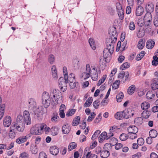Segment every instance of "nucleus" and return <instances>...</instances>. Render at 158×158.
Listing matches in <instances>:
<instances>
[{
    "label": "nucleus",
    "mask_w": 158,
    "mask_h": 158,
    "mask_svg": "<svg viewBox=\"0 0 158 158\" xmlns=\"http://www.w3.org/2000/svg\"><path fill=\"white\" fill-rule=\"evenodd\" d=\"M145 54V52L144 51H141L139 54H138L136 57L135 59L137 61L140 60L144 56Z\"/></svg>",
    "instance_id": "nucleus-36"
},
{
    "label": "nucleus",
    "mask_w": 158,
    "mask_h": 158,
    "mask_svg": "<svg viewBox=\"0 0 158 158\" xmlns=\"http://www.w3.org/2000/svg\"><path fill=\"white\" fill-rule=\"evenodd\" d=\"M138 130V128L135 126H130L127 128V131L129 133H137Z\"/></svg>",
    "instance_id": "nucleus-20"
},
{
    "label": "nucleus",
    "mask_w": 158,
    "mask_h": 158,
    "mask_svg": "<svg viewBox=\"0 0 158 158\" xmlns=\"http://www.w3.org/2000/svg\"><path fill=\"white\" fill-rule=\"evenodd\" d=\"M28 102L29 109L30 111H35V109H36V103L35 99L32 98H30L28 99Z\"/></svg>",
    "instance_id": "nucleus-8"
},
{
    "label": "nucleus",
    "mask_w": 158,
    "mask_h": 158,
    "mask_svg": "<svg viewBox=\"0 0 158 158\" xmlns=\"http://www.w3.org/2000/svg\"><path fill=\"white\" fill-rule=\"evenodd\" d=\"M68 81L69 82H74L76 81L75 79V76L73 74L71 73H70L68 77Z\"/></svg>",
    "instance_id": "nucleus-51"
},
{
    "label": "nucleus",
    "mask_w": 158,
    "mask_h": 158,
    "mask_svg": "<svg viewBox=\"0 0 158 158\" xmlns=\"http://www.w3.org/2000/svg\"><path fill=\"white\" fill-rule=\"evenodd\" d=\"M77 146V144L75 142H72L70 143L69 145L68 148V150L69 151H70L72 149L75 148Z\"/></svg>",
    "instance_id": "nucleus-42"
},
{
    "label": "nucleus",
    "mask_w": 158,
    "mask_h": 158,
    "mask_svg": "<svg viewBox=\"0 0 158 158\" xmlns=\"http://www.w3.org/2000/svg\"><path fill=\"white\" fill-rule=\"evenodd\" d=\"M51 71L53 78L54 79L56 80L58 78V74L56 66L52 65V66Z\"/></svg>",
    "instance_id": "nucleus-17"
},
{
    "label": "nucleus",
    "mask_w": 158,
    "mask_h": 158,
    "mask_svg": "<svg viewBox=\"0 0 158 158\" xmlns=\"http://www.w3.org/2000/svg\"><path fill=\"white\" fill-rule=\"evenodd\" d=\"M29 155L26 152H23L21 153L19 156V158H28Z\"/></svg>",
    "instance_id": "nucleus-60"
},
{
    "label": "nucleus",
    "mask_w": 158,
    "mask_h": 158,
    "mask_svg": "<svg viewBox=\"0 0 158 158\" xmlns=\"http://www.w3.org/2000/svg\"><path fill=\"white\" fill-rule=\"evenodd\" d=\"M125 73L123 71L121 73H119L118 76V78L120 79H123L125 76Z\"/></svg>",
    "instance_id": "nucleus-63"
},
{
    "label": "nucleus",
    "mask_w": 158,
    "mask_h": 158,
    "mask_svg": "<svg viewBox=\"0 0 158 158\" xmlns=\"http://www.w3.org/2000/svg\"><path fill=\"white\" fill-rule=\"evenodd\" d=\"M151 87L153 90H155L158 89V84L155 79L151 84Z\"/></svg>",
    "instance_id": "nucleus-48"
},
{
    "label": "nucleus",
    "mask_w": 158,
    "mask_h": 158,
    "mask_svg": "<svg viewBox=\"0 0 158 158\" xmlns=\"http://www.w3.org/2000/svg\"><path fill=\"white\" fill-rule=\"evenodd\" d=\"M152 65L156 66L158 64V57L156 56L153 57V60L152 61Z\"/></svg>",
    "instance_id": "nucleus-50"
},
{
    "label": "nucleus",
    "mask_w": 158,
    "mask_h": 158,
    "mask_svg": "<svg viewBox=\"0 0 158 158\" xmlns=\"http://www.w3.org/2000/svg\"><path fill=\"white\" fill-rule=\"evenodd\" d=\"M108 136V133L107 134V133L106 132H103L99 136V142L100 143H102L105 139H109L111 137Z\"/></svg>",
    "instance_id": "nucleus-14"
},
{
    "label": "nucleus",
    "mask_w": 158,
    "mask_h": 158,
    "mask_svg": "<svg viewBox=\"0 0 158 158\" xmlns=\"http://www.w3.org/2000/svg\"><path fill=\"white\" fill-rule=\"evenodd\" d=\"M145 45V42L143 39L140 40L138 44V47L139 49H142Z\"/></svg>",
    "instance_id": "nucleus-40"
},
{
    "label": "nucleus",
    "mask_w": 158,
    "mask_h": 158,
    "mask_svg": "<svg viewBox=\"0 0 158 158\" xmlns=\"http://www.w3.org/2000/svg\"><path fill=\"white\" fill-rule=\"evenodd\" d=\"M30 132L31 134L35 135H40L42 132L40 126V127H32Z\"/></svg>",
    "instance_id": "nucleus-9"
},
{
    "label": "nucleus",
    "mask_w": 158,
    "mask_h": 158,
    "mask_svg": "<svg viewBox=\"0 0 158 158\" xmlns=\"http://www.w3.org/2000/svg\"><path fill=\"white\" fill-rule=\"evenodd\" d=\"M146 96L148 99H151L155 97V95L152 91H149L147 93Z\"/></svg>",
    "instance_id": "nucleus-39"
},
{
    "label": "nucleus",
    "mask_w": 158,
    "mask_h": 158,
    "mask_svg": "<svg viewBox=\"0 0 158 158\" xmlns=\"http://www.w3.org/2000/svg\"><path fill=\"white\" fill-rule=\"evenodd\" d=\"M10 129L9 135L10 138L13 139L15 137L17 131L15 130V128L13 127L11 125L10 127Z\"/></svg>",
    "instance_id": "nucleus-16"
},
{
    "label": "nucleus",
    "mask_w": 158,
    "mask_h": 158,
    "mask_svg": "<svg viewBox=\"0 0 158 158\" xmlns=\"http://www.w3.org/2000/svg\"><path fill=\"white\" fill-rule=\"evenodd\" d=\"M58 128L56 127H53L51 129L50 131L51 132L52 135L53 136H56L58 134Z\"/></svg>",
    "instance_id": "nucleus-28"
},
{
    "label": "nucleus",
    "mask_w": 158,
    "mask_h": 158,
    "mask_svg": "<svg viewBox=\"0 0 158 158\" xmlns=\"http://www.w3.org/2000/svg\"><path fill=\"white\" fill-rule=\"evenodd\" d=\"M135 28L134 23L131 21L129 25V29L131 31H133L135 29Z\"/></svg>",
    "instance_id": "nucleus-53"
},
{
    "label": "nucleus",
    "mask_w": 158,
    "mask_h": 158,
    "mask_svg": "<svg viewBox=\"0 0 158 158\" xmlns=\"http://www.w3.org/2000/svg\"><path fill=\"white\" fill-rule=\"evenodd\" d=\"M40 129L42 130V132H43V129H44L45 133H48L51 131V128L48 127L47 125L44 123H43L40 125Z\"/></svg>",
    "instance_id": "nucleus-23"
},
{
    "label": "nucleus",
    "mask_w": 158,
    "mask_h": 158,
    "mask_svg": "<svg viewBox=\"0 0 158 158\" xmlns=\"http://www.w3.org/2000/svg\"><path fill=\"white\" fill-rule=\"evenodd\" d=\"M5 105L2 103V98L0 97V120L2 118L5 112Z\"/></svg>",
    "instance_id": "nucleus-12"
},
{
    "label": "nucleus",
    "mask_w": 158,
    "mask_h": 158,
    "mask_svg": "<svg viewBox=\"0 0 158 158\" xmlns=\"http://www.w3.org/2000/svg\"><path fill=\"white\" fill-rule=\"evenodd\" d=\"M99 101L97 100L93 102V106L95 109H97L98 108L99 104Z\"/></svg>",
    "instance_id": "nucleus-61"
},
{
    "label": "nucleus",
    "mask_w": 158,
    "mask_h": 158,
    "mask_svg": "<svg viewBox=\"0 0 158 158\" xmlns=\"http://www.w3.org/2000/svg\"><path fill=\"white\" fill-rule=\"evenodd\" d=\"M141 107L143 110H147L150 107V104L147 102H144L141 104Z\"/></svg>",
    "instance_id": "nucleus-25"
},
{
    "label": "nucleus",
    "mask_w": 158,
    "mask_h": 158,
    "mask_svg": "<svg viewBox=\"0 0 158 158\" xmlns=\"http://www.w3.org/2000/svg\"><path fill=\"white\" fill-rule=\"evenodd\" d=\"M152 20V15L151 13H147L145 14L143 19L145 23H150Z\"/></svg>",
    "instance_id": "nucleus-18"
},
{
    "label": "nucleus",
    "mask_w": 158,
    "mask_h": 158,
    "mask_svg": "<svg viewBox=\"0 0 158 158\" xmlns=\"http://www.w3.org/2000/svg\"><path fill=\"white\" fill-rule=\"evenodd\" d=\"M48 61L49 63L52 64L54 63L55 61V57L54 55L52 54L49 55L48 57Z\"/></svg>",
    "instance_id": "nucleus-35"
},
{
    "label": "nucleus",
    "mask_w": 158,
    "mask_h": 158,
    "mask_svg": "<svg viewBox=\"0 0 158 158\" xmlns=\"http://www.w3.org/2000/svg\"><path fill=\"white\" fill-rule=\"evenodd\" d=\"M118 129V127L114 125L111 127L109 129V132L108 133L109 134L108 136L111 137L113 136L114 135V132L116 131Z\"/></svg>",
    "instance_id": "nucleus-22"
},
{
    "label": "nucleus",
    "mask_w": 158,
    "mask_h": 158,
    "mask_svg": "<svg viewBox=\"0 0 158 158\" xmlns=\"http://www.w3.org/2000/svg\"><path fill=\"white\" fill-rule=\"evenodd\" d=\"M93 101V98L92 97L89 98L86 100L84 104V107H88L90 106Z\"/></svg>",
    "instance_id": "nucleus-43"
},
{
    "label": "nucleus",
    "mask_w": 158,
    "mask_h": 158,
    "mask_svg": "<svg viewBox=\"0 0 158 158\" xmlns=\"http://www.w3.org/2000/svg\"><path fill=\"white\" fill-rule=\"evenodd\" d=\"M137 133H129L128 135V136L129 137L130 139H133L136 138L137 137V135L136 134Z\"/></svg>",
    "instance_id": "nucleus-54"
},
{
    "label": "nucleus",
    "mask_w": 158,
    "mask_h": 158,
    "mask_svg": "<svg viewBox=\"0 0 158 158\" xmlns=\"http://www.w3.org/2000/svg\"><path fill=\"white\" fill-rule=\"evenodd\" d=\"M39 158H47V156L45 153L42 152L40 153Z\"/></svg>",
    "instance_id": "nucleus-64"
},
{
    "label": "nucleus",
    "mask_w": 158,
    "mask_h": 158,
    "mask_svg": "<svg viewBox=\"0 0 158 158\" xmlns=\"http://www.w3.org/2000/svg\"><path fill=\"white\" fill-rule=\"evenodd\" d=\"M111 147V145L110 143H106L103 149L101 152L100 156L102 158H106L110 155L109 150Z\"/></svg>",
    "instance_id": "nucleus-5"
},
{
    "label": "nucleus",
    "mask_w": 158,
    "mask_h": 158,
    "mask_svg": "<svg viewBox=\"0 0 158 158\" xmlns=\"http://www.w3.org/2000/svg\"><path fill=\"white\" fill-rule=\"evenodd\" d=\"M89 42L91 48L93 50L96 48V46L94 40L92 38H90L89 40Z\"/></svg>",
    "instance_id": "nucleus-38"
},
{
    "label": "nucleus",
    "mask_w": 158,
    "mask_h": 158,
    "mask_svg": "<svg viewBox=\"0 0 158 158\" xmlns=\"http://www.w3.org/2000/svg\"><path fill=\"white\" fill-rule=\"evenodd\" d=\"M96 115V114L94 112L91 113V115L89 116L88 118L87 121L88 122L91 121L94 118Z\"/></svg>",
    "instance_id": "nucleus-58"
},
{
    "label": "nucleus",
    "mask_w": 158,
    "mask_h": 158,
    "mask_svg": "<svg viewBox=\"0 0 158 158\" xmlns=\"http://www.w3.org/2000/svg\"><path fill=\"white\" fill-rule=\"evenodd\" d=\"M149 135L151 137L155 138L157 135V132L156 130L152 129L149 131Z\"/></svg>",
    "instance_id": "nucleus-37"
},
{
    "label": "nucleus",
    "mask_w": 158,
    "mask_h": 158,
    "mask_svg": "<svg viewBox=\"0 0 158 158\" xmlns=\"http://www.w3.org/2000/svg\"><path fill=\"white\" fill-rule=\"evenodd\" d=\"M150 23H145L143 29L146 31H148L150 32L151 31V27L150 26Z\"/></svg>",
    "instance_id": "nucleus-52"
},
{
    "label": "nucleus",
    "mask_w": 158,
    "mask_h": 158,
    "mask_svg": "<svg viewBox=\"0 0 158 158\" xmlns=\"http://www.w3.org/2000/svg\"><path fill=\"white\" fill-rule=\"evenodd\" d=\"M135 90V85H132L128 87L127 89V93L129 95L132 94Z\"/></svg>",
    "instance_id": "nucleus-29"
},
{
    "label": "nucleus",
    "mask_w": 158,
    "mask_h": 158,
    "mask_svg": "<svg viewBox=\"0 0 158 158\" xmlns=\"http://www.w3.org/2000/svg\"><path fill=\"white\" fill-rule=\"evenodd\" d=\"M137 144L138 145H143L144 143V139L142 138H139L137 140Z\"/></svg>",
    "instance_id": "nucleus-57"
},
{
    "label": "nucleus",
    "mask_w": 158,
    "mask_h": 158,
    "mask_svg": "<svg viewBox=\"0 0 158 158\" xmlns=\"http://www.w3.org/2000/svg\"><path fill=\"white\" fill-rule=\"evenodd\" d=\"M12 119L10 116L5 117L3 119V124L5 127H9L11 124Z\"/></svg>",
    "instance_id": "nucleus-10"
},
{
    "label": "nucleus",
    "mask_w": 158,
    "mask_h": 158,
    "mask_svg": "<svg viewBox=\"0 0 158 158\" xmlns=\"http://www.w3.org/2000/svg\"><path fill=\"white\" fill-rule=\"evenodd\" d=\"M30 134H28L26 136H20L16 139V142L17 143L20 144L25 142L28 137H30Z\"/></svg>",
    "instance_id": "nucleus-11"
},
{
    "label": "nucleus",
    "mask_w": 158,
    "mask_h": 158,
    "mask_svg": "<svg viewBox=\"0 0 158 158\" xmlns=\"http://www.w3.org/2000/svg\"><path fill=\"white\" fill-rule=\"evenodd\" d=\"M88 148H85L84 151V155H85L86 158H97V156L92 153L91 152H87Z\"/></svg>",
    "instance_id": "nucleus-13"
},
{
    "label": "nucleus",
    "mask_w": 158,
    "mask_h": 158,
    "mask_svg": "<svg viewBox=\"0 0 158 158\" xmlns=\"http://www.w3.org/2000/svg\"><path fill=\"white\" fill-rule=\"evenodd\" d=\"M101 119L102 117L101 116V114H100L98 115L97 117L94 120V122L95 123H98L101 120Z\"/></svg>",
    "instance_id": "nucleus-59"
},
{
    "label": "nucleus",
    "mask_w": 158,
    "mask_h": 158,
    "mask_svg": "<svg viewBox=\"0 0 158 158\" xmlns=\"http://www.w3.org/2000/svg\"><path fill=\"white\" fill-rule=\"evenodd\" d=\"M106 75H103L101 79L98 81L97 84V85L99 86L104 82L106 78Z\"/></svg>",
    "instance_id": "nucleus-47"
},
{
    "label": "nucleus",
    "mask_w": 158,
    "mask_h": 158,
    "mask_svg": "<svg viewBox=\"0 0 158 158\" xmlns=\"http://www.w3.org/2000/svg\"><path fill=\"white\" fill-rule=\"evenodd\" d=\"M123 94L122 92H120L116 96V98L117 100V101L118 102H121L123 98Z\"/></svg>",
    "instance_id": "nucleus-41"
},
{
    "label": "nucleus",
    "mask_w": 158,
    "mask_h": 158,
    "mask_svg": "<svg viewBox=\"0 0 158 158\" xmlns=\"http://www.w3.org/2000/svg\"><path fill=\"white\" fill-rule=\"evenodd\" d=\"M62 130L63 134H67L69 133L70 128L68 124H66L63 126Z\"/></svg>",
    "instance_id": "nucleus-24"
},
{
    "label": "nucleus",
    "mask_w": 158,
    "mask_h": 158,
    "mask_svg": "<svg viewBox=\"0 0 158 158\" xmlns=\"http://www.w3.org/2000/svg\"><path fill=\"white\" fill-rule=\"evenodd\" d=\"M128 135L125 133H122L119 137L121 140L124 141L126 140L128 138Z\"/></svg>",
    "instance_id": "nucleus-49"
},
{
    "label": "nucleus",
    "mask_w": 158,
    "mask_h": 158,
    "mask_svg": "<svg viewBox=\"0 0 158 158\" xmlns=\"http://www.w3.org/2000/svg\"><path fill=\"white\" fill-rule=\"evenodd\" d=\"M151 112L148 110H144L141 114L142 117L145 118H148L151 115Z\"/></svg>",
    "instance_id": "nucleus-34"
},
{
    "label": "nucleus",
    "mask_w": 158,
    "mask_h": 158,
    "mask_svg": "<svg viewBox=\"0 0 158 158\" xmlns=\"http://www.w3.org/2000/svg\"><path fill=\"white\" fill-rule=\"evenodd\" d=\"M65 110V106L64 104H61L60 108L59 115L60 117L64 118L65 116V114L64 111Z\"/></svg>",
    "instance_id": "nucleus-21"
},
{
    "label": "nucleus",
    "mask_w": 158,
    "mask_h": 158,
    "mask_svg": "<svg viewBox=\"0 0 158 158\" xmlns=\"http://www.w3.org/2000/svg\"><path fill=\"white\" fill-rule=\"evenodd\" d=\"M115 118L117 119L121 120L123 118V111L118 112L114 115Z\"/></svg>",
    "instance_id": "nucleus-32"
},
{
    "label": "nucleus",
    "mask_w": 158,
    "mask_h": 158,
    "mask_svg": "<svg viewBox=\"0 0 158 158\" xmlns=\"http://www.w3.org/2000/svg\"><path fill=\"white\" fill-rule=\"evenodd\" d=\"M90 76L93 80H95L98 77L97 71L94 68L91 69L90 64H87L86 65L85 71L82 74V77L85 79L89 77Z\"/></svg>",
    "instance_id": "nucleus-3"
},
{
    "label": "nucleus",
    "mask_w": 158,
    "mask_h": 158,
    "mask_svg": "<svg viewBox=\"0 0 158 158\" xmlns=\"http://www.w3.org/2000/svg\"><path fill=\"white\" fill-rule=\"evenodd\" d=\"M63 98L61 92L57 89H52L49 94L47 92L43 93L42 102L44 106L48 108L51 104L56 105L62 102Z\"/></svg>",
    "instance_id": "nucleus-1"
},
{
    "label": "nucleus",
    "mask_w": 158,
    "mask_h": 158,
    "mask_svg": "<svg viewBox=\"0 0 158 158\" xmlns=\"http://www.w3.org/2000/svg\"><path fill=\"white\" fill-rule=\"evenodd\" d=\"M80 120V116H76L74 118L72 123V125L74 126L77 125L79 123Z\"/></svg>",
    "instance_id": "nucleus-33"
},
{
    "label": "nucleus",
    "mask_w": 158,
    "mask_h": 158,
    "mask_svg": "<svg viewBox=\"0 0 158 158\" xmlns=\"http://www.w3.org/2000/svg\"><path fill=\"white\" fill-rule=\"evenodd\" d=\"M77 82H76V81L74 82H69V84L70 87L71 89H74L77 86Z\"/></svg>",
    "instance_id": "nucleus-56"
},
{
    "label": "nucleus",
    "mask_w": 158,
    "mask_h": 158,
    "mask_svg": "<svg viewBox=\"0 0 158 158\" xmlns=\"http://www.w3.org/2000/svg\"><path fill=\"white\" fill-rule=\"evenodd\" d=\"M120 82V81L119 80L115 81L113 84L112 89H118L119 87Z\"/></svg>",
    "instance_id": "nucleus-45"
},
{
    "label": "nucleus",
    "mask_w": 158,
    "mask_h": 158,
    "mask_svg": "<svg viewBox=\"0 0 158 158\" xmlns=\"http://www.w3.org/2000/svg\"><path fill=\"white\" fill-rule=\"evenodd\" d=\"M123 118L127 119L132 117L134 114L135 112L130 109H126L123 111Z\"/></svg>",
    "instance_id": "nucleus-7"
},
{
    "label": "nucleus",
    "mask_w": 158,
    "mask_h": 158,
    "mask_svg": "<svg viewBox=\"0 0 158 158\" xmlns=\"http://www.w3.org/2000/svg\"><path fill=\"white\" fill-rule=\"evenodd\" d=\"M68 82V76H65L63 78L60 77L58 80L59 86L60 89L62 91L64 92L67 89L66 84Z\"/></svg>",
    "instance_id": "nucleus-4"
},
{
    "label": "nucleus",
    "mask_w": 158,
    "mask_h": 158,
    "mask_svg": "<svg viewBox=\"0 0 158 158\" xmlns=\"http://www.w3.org/2000/svg\"><path fill=\"white\" fill-rule=\"evenodd\" d=\"M50 153L53 155H57L59 153V148L56 146H51L50 148Z\"/></svg>",
    "instance_id": "nucleus-19"
},
{
    "label": "nucleus",
    "mask_w": 158,
    "mask_h": 158,
    "mask_svg": "<svg viewBox=\"0 0 158 158\" xmlns=\"http://www.w3.org/2000/svg\"><path fill=\"white\" fill-rule=\"evenodd\" d=\"M23 116L18 115L14 124L11 125L18 132L22 133L25 129V124L29 125L31 124V118L28 111L25 110L23 113Z\"/></svg>",
    "instance_id": "nucleus-2"
},
{
    "label": "nucleus",
    "mask_w": 158,
    "mask_h": 158,
    "mask_svg": "<svg viewBox=\"0 0 158 158\" xmlns=\"http://www.w3.org/2000/svg\"><path fill=\"white\" fill-rule=\"evenodd\" d=\"M155 43L152 40H148L146 43L147 48L149 49H151L154 46Z\"/></svg>",
    "instance_id": "nucleus-27"
},
{
    "label": "nucleus",
    "mask_w": 158,
    "mask_h": 158,
    "mask_svg": "<svg viewBox=\"0 0 158 158\" xmlns=\"http://www.w3.org/2000/svg\"><path fill=\"white\" fill-rule=\"evenodd\" d=\"M116 41L117 38L113 34H112L110 38L107 39L106 40L107 48L114 51V46Z\"/></svg>",
    "instance_id": "nucleus-6"
},
{
    "label": "nucleus",
    "mask_w": 158,
    "mask_h": 158,
    "mask_svg": "<svg viewBox=\"0 0 158 158\" xmlns=\"http://www.w3.org/2000/svg\"><path fill=\"white\" fill-rule=\"evenodd\" d=\"M75 112L76 110L75 109H70L67 112L66 115L68 117L71 116L75 113Z\"/></svg>",
    "instance_id": "nucleus-46"
},
{
    "label": "nucleus",
    "mask_w": 158,
    "mask_h": 158,
    "mask_svg": "<svg viewBox=\"0 0 158 158\" xmlns=\"http://www.w3.org/2000/svg\"><path fill=\"white\" fill-rule=\"evenodd\" d=\"M129 73L128 72H126V73H125V79H123V80H122V82H123V83L125 82L128 79V77L129 76Z\"/></svg>",
    "instance_id": "nucleus-62"
},
{
    "label": "nucleus",
    "mask_w": 158,
    "mask_h": 158,
    "mask_svg": "<svg viewBox=\"0 0 158 158\" xmlns=\"http://www.w3.org/2000/svg\"><path fill=\"white\" fill-rule=\"evenodd\" d=\"M143 8L142 6H138L136 9V15L137 16L141 15L143 14Z\"/></svg>",
    "instance_id": "nucleus-26"
},
{
    "label": "nucleus",
    "mask_w": 158,
    "mask_h": 158,
    "mask_svg": "<svg viewBox=\"0 0 158 158\" xmlns=\"http://www.w3.org/2000/svg\"><path fill=\"white\" fill-rule=\"evenodd\" d=\"M130 66L129 64L127 62L123 63L121 66L120 68L122 70L125 69H126L129 68Z\"/></svg>",
    "instance_id": "nucleus-55"
},
{
    "label": "nucleus",
    "mask_w": 158,
    "mask_h": 158,
    "mask_svg": "<svg viewBox=\"0 0 158 158\" xmlns=\"http://www.w3.org/2000/svg\"><path fill=\"white\" fill-rule=\"evenodd\" d=\"M113 52V51L109 48H105L103 52V55L104 58L106 59L111 56Z\"/></svg>",
    "instance_id": "nucleus-15"
},
{
    "label": "nucleus",
    "mask_w": 158,
    "mask_h": 158,
    "mask_svg": "<svg viewBox=\"0 0 158 158\" xmlns=\"http://www.w3.org/2000/svg\"><path fill=\"white\" fill-rule=\"evenodd\" d=\"M42 109V107H40L37 108L36 107V109H35V111L31 110L32 111H33L34 113L35 114V117H37L38 118L40 117V113H41V111Z\"/></svg>",
    "instance_id": "nucleus-31"
},
{
    "label": "nucleus",
    "mask_w": 158,
    "mask_h": 158,
    "mask_svg": "<svg viewBox=\"0 0 158 158\" xmlns=\"http://www.w3.org/2000/svg\"><path fill=\"white\" fill-rule=\"evenodd\" d=\"M135 124L138 126L142 124L143 122V119L141 117H137L135 118L134 120Z\"/></svg>",
    "instance_id": "nucleus-30"
},
{
    "label": "nucleus",
    "mask_w": 158,
    "mask_h": 158,
    "mask_svg": "<svg viewBox=\"0 0 158 158\" xmlns=\"http://www.w3.org/2000/svg\"><path fill=\"white\" fill-rule=\"evenodd\" d=\"M146 8L149 12V13H151L154 10V6L151 3L150 4H148L146 6Z\"/></svg>",
    "instance_id": "nucleus-44"
}]
</instances>
